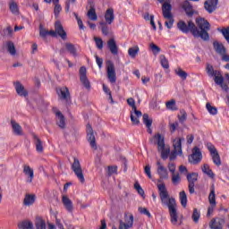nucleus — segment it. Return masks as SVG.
Wrapping results in <instances>:
<instances>
[{
    "label": "nucleus",
    "mask_w": 229,
    "mask_h": 229,
    "mask_svg": "<svg viewBox=\"0 0 229 229\" xmlns=\"http://www.w3.org/2000/svg\"><path fill=\"white\" fill-rule=\"evenodd\" d=\"M196 24L198 27H196ZM196 24L192 22L191 21L185 23L183 21H180L177 23V27L180 30V31H182V33H191L193 35V37H200L202 40H209L210 36L208 35V31H210V23L208 21L205 20L204 18H197L196 19Z\"/></svg>",
    "instance_id": "nucleus-1"
},
{
    "label": "nucleus",
    "mask_w": 229,
    "mask_h": 229,
    "mask_svg": "<svg viewBox=\"0 0 229 229\" xmlns=\"http://www.w3.org/2000/svg\"><path fill=\"white\" fill-rule=\"evenodd\" d=\"M202 158H203V155L201 154V150H199V148L195 147L192 149L191 156L189 157V163L196 165L199 164V162H201Z\"/></svg>",
    "instance_id": "nucleus-10"
},
{
    "label": "nucleus",
    "mask_w": 229,
    "mask_h": 229,
    "mask_svg": "<svg viewBox=\"0 0 229 229\" xmlns=\"http://www.w3.org/2000/svg\"><path fill=\"white\" fill-rule=\"evenodd\" d=\"M39 35L40 37H42L43 38H46V37H47V35H49V30L40 28L39 30Z\"/></svg>",
    "instance_id": "nucleus-57"
},
{
    "label": "nucleus",
    "mask_w": 229,
    "mask_h": 229,
    "mask_svg": "<svg viewBox=\"0 0 229 229\" xmlns=\"http://www.w3.org/2000/svg\"><path fill=\"white\" fill-rule=\"evenodd\" d=\"M179 198H180L182 207L185 208V207H187V193H185L184 191H181L179 193Z\"/></svg>",
    "instance_id": "nucleus-42"
},
{
    "label": "nucleus",
    "mask_w": 229,
    "mask_h": 229,
    "mask_svg": "<svg viewBox=\"0 0 229 229\" xmlns=\"http://www.w3.org/2000/svg\"><path fill=\"white\" fill-rule=\"evenodd\" d=\"M19 229H33V223L30 221H23L18 224Z\"/></svg>",
    "instance_id": "nucleus-40"
},
{
    "label": "nucleus",
    "mask_w": 229,
    "mask_h": 229,
    "mask_svg": "<svg viewBox=\"0 0 229 229\" xmlns=\"http://www.w3.org/2000/svg\"><path fill=\"white\" fill-rule=\"evenodd\" d=\"M225 220L223 218H212L209 222V228L211 229H223Z\"/></svg>",
    "instance_id": "nucleus-22"
},
{
    "label": "nucleus",
    "mask_w": 229,
    "mask_h": 229,
    "mask_svg": "<svg viewBox=\"0 0 229 229\" xmlns=\"http://www.w3.org/2000/svg\"><path fill=\"white\" fill-rule=\"evenodd\" d=\"M224 81H225V79L223 78V76L215 75V83H216V85H221Z\"/></svg>",
    "instance_id": "nucleus-58"
},
{
    "label": "nucleus",
    "mask_w": 229,
    "mask_h": 229,
    "mask_svg": "<svg viewBox=\"0 0 229 229\" xmlns=\"http://www.w3.org/2000/svg\"><path fill=\"white\" fill-rule=\"evenodd\" d=\"M187 180H188V189L190 194H194L195 190L194 187L196 185V182H198V174L196 173H191L187 174Z\"/></svg>",
    "instance_id": "nucleus-16"
},
{
    "label": "nucleus",
    "mask_w": 229,
    "mask_h": 229,
    "mask_svg": "<svg viewBox=\"0 0 229 229\" xmlns=\"http://www.w3.org/2000/svg\"><path fill=\"white\" fill-rule=\"evenodd\" d=\"M140 51V48L139 46L131 47L128 49V55L131 58H137V55H139V52Z\"/></svg>",
    "instance_id": "nucleus-37"
},
{
    "label": "nucleus",
    "mask_w": 229,
    "mask_h": 229,
    "mask_svg": "<svg viewBox=\"0 0 229 229\" xmlns=\"http://www.w3.org/2000/svg\"><path fill=\"white\" fill-rule=\"evenodd\" d=\"M139 212L140 214H144L145 216H148V217H151V213L146 208H138Z\"/></svg>",
    "instance_id": "nucleus-56"
},
{
    "label": "nucleus",
    "mask_w": 229,
    "mask_h": 229,
    "mask_svg": "<svg viewBox=\"0 0 229 229\" xmlns=\"http://www.w3.org/2000/svg\"><path fill=\"white\" fill-rule=\"evenodd\" d=\"M208 201L210 205H213V207H216V186L214 184L211 185L210 188V193L208 196Z\"/></svg>",
    "instance_id": "nucleus-35"
},
{
    "label": "nucleus",
    "mask_w": 229,
    "mask_h": 229,
    "mask_svg": "<svg viewBox=\"0 0 229 229\" xmlns=\"http://www.w3.org/2000/svg\"><path fill=\"white\" fill-rule=\"evenodd\" d=\"M94 40L98 49H103V39L101 38L95 37Z\"/></svg>",
    "instance_id": "nucleus-53"
},
{
    "label": "nucleus",
    "mask_w": 229,
    "mask_h": 229,
    "mask_svg": "<svg viewBox=\"0 0 229 229\" xmlns=\"http://www.w3.org/2000/svg\"><path fill=\"white\" fill-rule=\"evenodd\" d=\"M134 189L137 191V192L140 194V196H141L142 198H144V190L142 189V187L140 186V184H139V182H135L134 183Z\"/></svg>",
    "instance_id": "nucleus-51"
},
{
    "label": "nucleus",
    "mask_w": 229,
    "mask_h": 229,
    "mask_svg": "<svg viewBox=\"0 0 229 229\" xmlns=\"http://www.w3.org/2000/svg\"><path fill=\"white\" fill-rule=\"evenodd\" d=\"M72 169L75 176L78 178L79 182H81V183H85V175L83 174V169L81 168V164L80 163V160L76 157L73 158Z\"/></svg>",
    "instance_id": "nucleus-6"
},
{
    "label": "nucleus",
    "mask_w": 229,
    "mask_h": 229,
    "mask_svg": "<svg viewBox=\"0 0 229 229\" xmlns=\"http://www.w3.org/2000/svg\"><path fill=\"white\" fill-rule=\"evenodd\" d=\"M57 94L60 99H64L66 102H69V99H71V93L69 92V89L67 87L57 89Z\"/></svg>",
    "instance_id": "nucleus-20"
},
{
    "label": "nucleus",
    "mask_w": 229,
    "mask_h": 229,
    "mask_svg": "<svg viewBox=\"0 0 229 229\" xmlns=\"http://www.w3.org/2000/svg\"><path fill=\"white\" fill-rule=\"evenodd\" d=\"M169 126H170L171 133H174V131H176V127L178 126V123H177V122L169 123Z\"/></svg>",
    "instance_id": "nucleus-61"
},
{
    "label": "nucleus",
    "mask_w": 229,
    "mask_h": 229,
    "mask_svg": "<svg viewBox=\"0 0 229 229\" xmlns=\"http://www.w3.org/2000/svg\"><path fill=\"white\" fill-rule=\"evenodd\" d=\"M166 108L168 110H172L174 112V110H178V107H176V101L174 100H170L166 102Z\"/></svg>",
    "instance_id": "nucleus-48"
},
{
    "label": "nucleus",
    "mask_w": 229,
    "mask_h": 229,
    "mask_svg": "<svg viewBox=\"0 0 229 229\" xmlns=\"http://www.w3.org/2000/svg\"><path fill=\"white\" fill-rule=\"evenodd\" d=\"M171 10H173V5H171L169 2L163 3V17L165 19V26H166L168 30H171V28H173V24H174V18L173 17V13H171Z\"/></svg>",
    "instance_id": "nucleus-4"
},
{
    "label": "nucleus",
    "mask_w": 229,
    "mask_h": 229,
    "mask_svg": "<svg viewBox=\"0 0 229 229\" xmlns=\"http://www.w3.org/2000/svg\"><path fill=\"white\" fill-rule=\"evenodd\" d=\"M213 47L215 51L222 56V60L229 61L228 55H226V48L223 45V43H219L218 41L213 42Z\"/></svg>",
    "instance_id": "nucleus-11"
},
{
    "label": "nucleus",
    "mask_w": 229,
    "mask_h": 229,
    "mask_svg": "<svg viewBox=\"0 0 229 229\" xmlns=\"http://www.w3.org/2000/svg\"><path fill=\"white\" fill-rule=\"evenodd\" d=\"M11 125L14 135H22V127L15 120L11 121Z\"/></svg>",
    "instance_id": "nucleus-31"
},
{
    "label": "nucleus",
    "mask_w": 229,
    "mask_h": 229,
    "mask_svg": "<svg viewBox=\"0 0 229 229\" xmlns=\"http://www.w3.org/2000/svg\"><path fill=\"white\" fill-rule=\"evenodd\" d=\"M9 8L12 13H13V15H19V4H17V3L13 1L11 2L9 4Z\"/></svg>",
    "instance_id": "nucleus-41"
},
{
    "label": "nucleus",
    "mask_w": 229,
    "mask_h": 229,
    "mask_svg": "<svg viewBox=\"0 0 229 229\" xmlns=\"http://www.w3.org/2000/svg\"><path fill=\"white\" fill-rule=\"evenodd\" d=\"M52 3L55 4L54 13L55 17L60 15V12H62V5H60V0H52Z\"/></svg>",
    "instance_id": "nucleus-39"
},
{
    "label": "nucleus",
    "mask_w": 229,
    "mask_h": 229,
    "mask_svg": "<svg viewBox=\"0 0 229 229\" xmlns=\"http://www.w3.org/2000/svg\"><path fill=\"white\" fill-rule=\"evenodd\" d=\"M159 197L161 203L168 207L171 217V223L174 225L178 224V212L176 211V200L174 198L169 197L167 188L164 187V184L159 185Z\"/></svg>",
    "instance_id": "nucleus-2"
},
{
    "label": "nucleus",
    "mask_w": 229,
    "mask_h": 229,
    "mask_svg": "<svg viewBox=\"0 0 229 229\" xmlns=\"http://www.w3.org/2000/svg\"><path fill=\"white\" fill-rule=\"evenodd\" d=\"M4 47L11 56H17V48H15V44H13V42L6 41Z\"/></svg>",
    "instance_id": "nucleus-25"
},
{
    "label": "nucleus",
    "mask_w": 229,
    "mask_h": 229,
    "mask_svg": "<svg viewBox=\"0 0 229 229\" xmlns=\"http://www.w3.org/2000/svg\"><path fill=\"white\" fill-rule=\"evenodd\" d=\"M107 47L112 55H117V53H119V47H117V43L114 38H110L107 41Z\"/></svg>",
    "instance_id": "nucleus-27"
},
{
    "label": "nucleus",
    "mask_w": 229,
    "mask_h": 229,
    "mask_svg": "<svg viewBox=\"0 0 229 229\" xmlns=\"http://www.w3.org/2000/svg\"><path fill=\"white\" fill-rule=\"evenodd\" d=\"M157 174L159 176V179L157 180V189L160 191L159 185H164V188L165 189V183L162 182V180H168L169 179V172H167V168L162 165V162L160 160H157Z\"/></svg>",
    "instance_id": "nucleus-5"
},
{
    "label": "nucleus",
    "mask_w": 229,
    "mask_h": 229,
    "mask_svg": "<svg viewBox=\"0 0 229 229\" xmlns=\"http://www.w3.org/2000/svg\"><path fill=\"white\" fill-rule=\"evenodd\" d=\"M87 15L90 21H98V14L96 13L94 3H90L89 10L88 11Z\"/></svg>",
    "instance_id": "nucleus-32"
},
{
    "label": "nucleus",
    "mask_w": 229,
    "mask_h": 229,
    "mask_svg": "<svg viewBox=\"0 0 229 229\" xmlns=\"http://www.w3.org/2000/svg\"><path fill=\"white\" fill-rule=\"evenodd\" d=\"M36 229H46V221L42 219L41 217L36 218Z\"/></svg>",
    "instance_id": "nucleus-43"
},
{
    "label": "nucleus",
    "mask_w": 229,
    "mask_h": 229,
    "mask_svg": "<svg viewBox=\"0 0 229 229\" xmlns=\"http://www.w3.org/2000/svg\"><path fill=\"white\" fill-rule=\"evenodd\" d=\"M149 49L153 53V55H155V56H157V55H158V53L162 51V49L158 46H157L155 43L149 44Z\"/></svg>",
    "instance_id": "nucleus-45"
},
{
    "label": "nucleus",
    "mask_w": 229,
    "mask_h": 229,
    "mask_svg": "<svg viewBox=\"0 0 229 229\" xmlns=\"http://www.w3.org/2000/svg\"><path fill=\"white\" fill-rule=\"evenodd\" d=\"M182 8L184 9V12L188 17H192L194 15V9H192V5L189 1H184L182 3Z\"/></svg>",
    "instance_id": "nucleus-29"
},
{
    "label": "nucleus",
    "mask_w": 229,
    "mask_h": 229,
    "mask_svg": "<svg viewBox=\"0 0 229 229\" xmlns=\"http://www.w3.org/2000/svg\"><path fill=\"white\" fill-rule=\"evenodd\" d=\"M219 0H207L204 3V8L208 13H212L216 8H217V3Z\"/></svg>",
    "instance_id": "nucleus-23"
},
{
    "label": "nucleus",
    "mask_w": 229,
    "mask_h": 229,
    "mask_svg": "<svg viewBox=\"0 0 229 229\" xmlns=\"http://www.w3.org/2000/svg\"><path fill=\"white\" fill-rule=\"evenodd\" d=\"M182 182V177H180V174H172V182L174 185H178Z\"/></svg>",
    "instance_id": "nucleus-49"
},
{
    "label": "nucleus",
    "mask_w": 229,
    "mask_h": 229,
    "mask_svg": "<svg viewBox=\"0 0 229 229\" xmlns=\"http://www.w3.org/2000/svg\"><path fill=\"white\" fill-rule=\"evenodd\" d=\"M143 123L146 125L148 133H153V130L151 129V126L153 124V119L149 118V114H143Z\"/></svg>",
    "instance_id": "nucleus-28"
},
{
    "label": "nucleus",
    "mask_w": 229,
    "mask_h": 229,
    "mask_svg": "<svg viewBox=\"0 0 229 229\" xmlns=\"http://www.w3.org/2000/svg\"><path fill=\"white\" fill-rule=\"evenodd\" d=\"M160 64L164 69H169V61L165 57V55H161L159 56Z\"/></svg>",
    "instance_id": "nucleus-44"
},
{
    "label": "nucleus",
    "mask_w": 229,
    "mask_h": 229,
    "mask_svg": "<svg viewBox=\"0 0 229 229\" xmlns=\"http://www.w3.org/2000/svg\"><path fill=\"white\" fill-rule=\"evenodd\" d=\"M13 86L18 96H21V98H26V96H28V90H26V88H24V85H22L21 81H14Z\"/></svg>",
    "instance_id": "nucleus-19"
},
{
    "label": "nucleus",
    "mask_w": 229,
    "mask_h": 229,
    "mask_svg": "<svg viewBox=\"0 0 229 229\" xmlns=\"http://www.w3.org/2000/svg\"><path fill=\"white\" fill-rule=\"evenodd\" d=\"M55 225L59 229H65L62 224V221L58 218L55 219Z\"/></svg>",
    "instance_id": "nucleus-64"
},
{
    "label": "nucleus",
    "mask_w": 229,
    "mask_h": 229,
    "mask_svg": "<svg viewBox=\"0 0 229 229\" xmlns=\"http://www.w3.org/2000/svg\"><path fill=\"white\" fill-rule=\"evenodd\" d=\"M154 139L157 140V151L161 153V158L163 160H167L169 155H171V148L165 146L164 136L160 133H157L154 135Z\"/></svg>",
    "instance_id": "nucleus-3"
},
{
    "label": "nucleus",
    "mask_w": 229,
    "mask_h": 229,
    "mask_svg": "<svg viewBox=\"0 0 229 229\" xmlns=\"http://www.w3.org/2000/svg\"><path fill=\"white\" fill-rule=\"evenodd\" d=\"M179 171L182 173V174H189V171L187 170V167L185 165H180Z\"/></svg>",
    "instance_id": "nucleus-62"
},
{
    "label": "nucleus",
    "mask_w": 229,
    "mask_h": 229,
    "mask_svg": "<svg viewBox=\"0 0 229 229\" xmlns=\"http://www.w3.org/2000/svg\"><path fill=\"white\" fill-rule=\"evenodd\" d=\"M101 30L103 35H108L109 30H108V23H106L105 21H101L100 23Z\"/></svg>",
    "instance_id": "nucleus-50"
},
{
    "label": "nucleus",
    "mask_w": 229,
    "mask_h": 229,
    "mask_svg": "<svg viewBox=\"0 0 229 229\" xmlns=\"http://www.w3.org/2000/svg\"><path fill=\"white\" fill-rule=\"evenodd\" d=\"M191 217H192L194 223H198L199 221L200 214L197 208L193 209V214H192Z\"/></svg>",
    "instance_id": "nucleus-52"
},
{
    "label": "nucleus",
    "mask_w": 229,
    "mask_h": 229,
    "mask_svg": "<svg viewBox=\"0 0 229 229\" xmlns=\"http://www.w3.org/2000/svg\"><path fill=\"white\" fill-rule=\"evenodd\" d=\"M64 48L70 55H72V56H78V50L76 49V46L71 42L64 43Z\"/></svg>",
    "instance_id": "nucleus-30"
},
{
    "label": "nucleus",
    "mask_w": 229,
    "mask_h": 229,
    "mask_svg": "<svg viewBox=\"0 0 229 229\" xmlns=\"http://www.w3.org/2000/svg\"><path fill=\"white\" fill-rule=\"evenodd\" d=\"M32 137L36 144V150L38 151V153H42V151H44V147L42 146V140H40V138L36 134H32Z\"/></svg>",
    "instance_id": "nucleus-34"
},
{
    "label": "nucleus",
    "mask_w": 229,
    "mask_h": 229,
    "mask_svg": "<svg viewBox=\"0 0 229 229\" xmlns=\"http://www.w3.org/2000/svg\"><path fill=\"white\" fill-rule=\"evenodd\" d=\"M127 103L129 106H131V121H132L133 123H138V121L134 117L135 115L137 116L142 115V112L137 110V106H135V99H133L132 98H128Z\"/></svg>",
    "instance_id": "nucleus-14"
},
{
    "label": "nucleus",
    "mask_w": 229,
    "mask_h": 229,
    "mask_svg": "<svg viewBox=\"0 0 229 229\" xmlns=\"http://www.w3.org/2000/svg\"><path fill=\"white\" fill-rule=\"evenodd\" d=\"M105 21L106 24H112L115 21V14H114V9L108 8L105 13Z\"/></svg>",
    "instance_id": "nucleus-26"
},
{
    "label": "nucleus",
    "mask_w": 229,
    "mask_h": 229,
    "mask_svg": "<svg viewBox=\"0 0 229 229\" xmlns=\"http://www.w3.org/2000/svg\"><path fill=\"white\" fill-rule=\"evenodd\" d=\"M79 74H80L81 83H82L85 89H87L88 90H90V81H89V78L87 77V68L85 66H81L79 71Z\"/></svg>",
    "instance_id": "nucleus-15"
},
{
    "label": "nucleus",
    "mask_w": 229,
    "mask_h": 229,
    "mask_svg": "<svg viewBox=\"0 0 229 229\" xmlns=\"http://www.w3.org/2000/svg\"><path fill=\"white\" fill-rule=\"evenodd\" d=\"M23 173L25 176L27 177V183H32L33 179L35 178V172L33 171V168H31L28 165H23Z\"/></svg>",
    "instance_id": "nucleus-18"
},
{
    "label": "nucleus",
    "mask_w": 229,
    "mask_h": 229,
    "mask_svg": "<svg viewBox=\"0 0 229 229\" xmlns=\"http://www.w3.org/2000/svg\"><path fill=\"white\" fill-rule=\"evenodd\" d=\"M207 148L210 153L213 163L219 167V165H221V156H219V152L211 143H208Z\"/></svg>",
    "instance_id": "nucleus-7"
},
{
    "label": "nucleus",
    "mask_w": 229,
    "mask_h": 229,
    "mask_svg": "<svg viewBox=\"0 0 229 229\" xmlns=\"http://www.w3.org/2000/svg\"><path fill=\"white\" fill-rule=\"evenodd\" d=\"M55 33L61 37L63 40H67V32L64 30V26L60 21H55Z\"/></svg>",
    "instance_id": "nucleus-24"
},
{
    "label": "nucleus",
    "mask_w": 229,
    "mask_h": 229,
    "mask_svg": "<svg viewBox=\"0 0 229 229\" xmlns=\"http://www.w3.org/2000/svg\"><path fill=\"white\" fill-rule=\"evenodd\" d=\"M185 140V138L177 137L173 140V147L174 153H177L180 157L183 155V151L182 150V142Z\"/></svg>",
    "instance_id": "nucleus-17"
},
{
    "label": "nucleus",
    "mask_w": 229,
    "mask_h": 229,
    "mask_svg": "<svg viewBox=\"0 0 229 229\" xmlns=\"http://www.w3.org/2000/svg\"><path fill=\"white\" fill-rule=\"evenodd\" d=\"M133 228V215L125 214L124 221H119V229H130Z\"/></svg>",
    "instance_id": "nucleus-13"
},
{
    "label": "nucleus",
    "mask_w": 229,
    "mask_h": 229,
    "mask_svg": "<svg viewBox=\"0 0 229 229\" xmlns=\"http://www.w3.org/2000/svg\"><path fill=\"white\" fill-rule=\"evenodd\" d=\"M206 108H207L208 112H209L211 114V115L217 114V108H216V106H212V105H210V103L206 104Z\"/></svg>",
    "instance_id": "nucleus-47"
},
{
    "label": "nucleus",
    "mask_w": 229,
    "mask_h": 229,
    "mask_svg": "<svg viewBox=\"0 0 229 229\" xmlns=\"http://www.w3.org/2000/svg\"><path fill=\"white\" fill-rule=\"evenodd\" d=\"M174 72L176 76H179V78L182 80V81H185V80H187V76H189V74L180 67L176 68Z\"/></svg>",
    "instance_id": "nucleus-38"
},
{
    "label": "nucleus",
    "mask_w": 229,
    "mask_h": 229,
    "mask_svg": "<svg viewBox=\"0 0 229 229\" xmlns=\"http://www.w3.org/2000/svg\"><path fill=\"white\" fill-rule=\"evenodd\" d=\"M144 171L149 180H151L153 178V175H151V166L149 165H147L144 168Z\"/></svg>",
    "instance_id": "nucleus-55"
},
{
    "label": "nucleus",
    "mask_w": 229,
    "mask_h": 229,
    "mask_svg": "<svg viewBox=\"0 0 229 229\" xmlns=\"http://www.w3.org/2000/svg\"><path fill=\"white\" fill-rule=\"evenodd\" d=\"M168 170L170 171V173H172V174H174V172L176 171V165H174V163L168 164Z\"/></svg>",
    "instance_id": "nucleus-60"
},
{
    "label": "nucleus",
    "mask_w": 229,
    "mask_h": 229,
    "mask_svg": "<svg viewBox=\"0 0 229 229\" xmlns=\"http://www.w3.org/2000/svg\"><path fill=\"white\" fill-rule=\"evenodd\" d=\"M222 34L224 35L225 40H227L228 44H229V28L227 29H223L222 30Z\"/></svg>",
    "instance_id": "nucleus-59"
},
{
    "label": "nucleus",
    "mask_w": 229,
    "mask_h": 229,
    "mask_svg": "<svg viewBox=\"0 0 229 229\" xmlns=\"http://www.w3.org/2000/svg\"><path fill=\"white\" fill-rule=\"evenodd\" d=\"M201 169H202V173H204V174H207L209 178L216 177V174H214L212 169H210V165H208V164H204Z\"/></svg>",
    "instance_id": "nucleus-36"
},
{
    "label": "nucleus",
    "mask_w": 229,
    "mask_h": 229,
    "mask_svg": "<svg viewBox=\"0 0 229 229\" xmlns=\"http://www.w3.org/2000/svg\"><path fill=\"white\" fill-rule=\"evenodd\" d=\"M62 203L67 212H72V210H74V205L72 204V200H71V199H69L67 195L62 196Z\"/></svg>",
    "instance_id": "nucleus-21"
},
{
    "label": "nucleus",
    "mask_w": 229,
    "mask_h": 229,
    "mask_svg": "<svg viewBox=\"0 0 229 229\" xmlns=\"http://www.w3.org/2000/svg\"><path fill=\"white\" fill-rule=\"evenodd\" d=\"M35 203V195L34 194H26L23 199L24 207H31Z\"/></svg>",
    "instance_id": "nucleus-33"
},
{
    "label": "nucleus",
    "mask_w": 229,
    "mask_h": 229,
    "mask_svg": "<svg viewBox=\"0 0 229 229\" xmlns=\"http://www.w3.org/2000/svg\"><path fill=\"white\" fill-rule=\"evenodd\" d=\"M109 174H114L117 173V166H108Z\"/></svg>",
    "instance_id": "nucleus-63"
},
{
    "label": "nucleus",
    "mask_w": 229,
    "mask_h": 229,
    "mask_svg": "<svg viewBox=\"0 0 229 229\" xmlns=\"http://www.w3.org/2000/svg\"><path fill=\"white\" fill-rule=\"evenodd\" d=\"M206 71L209 76H216V72L214 71V66L208 64Z\"/></svg>",
    "instance_id": "nucleus-54"
},
{
    "label": "nucleus",
    "mask_w": 229,
    "mask_h": 229,
    "mask_svg": "<svg viewBox=\"0 0 229 229\" xmlns=\"http://www.w3.org/2000/svg\"><path fill=\"white\" fill-rule=\"evenodd\" d=\"M53 112L55 115V123L61 130H65L67 123L65 122V116L60 112V110L54 108Z\"/></svg>",
    "instance_id": "nucleus-9"
},
{
    "label": "nucleus",
    "mask_w": 229,
    "mask_h": 229,
    "mask_svg": "<svg viewBox=\"0 0 229 229\" xmlns=\"http://www.w3.org/2000/svg\"><path fill=\"white\" fill-rule=\"evenodd\" d=\"M180 123H185L187 121V112L185 110H180L178 115H177Z\"/></svg>",
    "instance_id": "nucleus-46"
},
{
    "label": "nucleus",
    "mask_w": 229,
    "mask_h": 229,
    "mask_svg": "<svg viewBox=\"0 0 229 229\" xmlns=\"http://www.w3.org/2000/svg\"><path fill=\"white\" fill-rule=\"evenodd\" d=\"M86 131H87V139L91 147V149H98V144L96 143V136L94 135V129H92L91 124H87L86 125Z\"/></svg>",
    "instance_id": "nucleus-8"
},
{
    "label": "nucleus",
    "mask_w": 229,
    "mask_h": 229,
    "mask_svg": "<svg viewBox=\"0 0 229 229\" xmlns=\"http://www.w3.org/2000/svg\"><path fill=\"white\" fill-rule=\"evenodd\" d=\"M107 78L111 83L117 81V76L115 74V66L112 61L106 62Z\"/></svg>",
    "instance_id": "nucleus-12"
}]
</instances>
